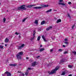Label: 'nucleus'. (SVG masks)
<instances>
[{"label":"nucleus","mask_w":76,"mask_h":76,"mask_svg":"<svg viewBox=\"0 0 76 76\" xmlns=\"http://www.w3.org/2000/svg\"><path fill=\"white\" fill-rule=\"evenodd\" d=\"M26 6L25 5H23L21 6V7H18L16 9V10H26V9L25 8Z\"/></svg>","instance_id":"1"},{"label":"nucleus","mask_w":76,"mask_h":76,"mask_svg":"<svg viewBox=\"0 0 76 76\" xmlns=\"http://www.w3.org/2000/svg\"><path fill=\"white\" fill-rule=\"evenodd\" d=\"M59 69V67L57 66L55 68L52 70L51 72H49V75H51V74H54L56 72V71H57Z\"/></svg>","instance_id":"2"},{"label":"nucleus","mask_w":76,"mask_h":76,"mask_svg":"<svg viewBox=\"0 0 76 76\" xmlns=\"http://www.w3.org/2000/svg\"><path fill=\"white\" fill-rule=\"evenodd\" d=\"M44 7H48V5H43L42 7H34L33 8V9H42Z\"/></svg>","instance_id":"3"},{"label":"nucleus","mask_w":76,"mask_h":76,"mask_svg":"<svg viewBox=\"0 0 76 76\" xmlns=\"http://www.w3.org/2000/svg\"><path fill=\"white\" fill-rule=\"evenodd\" d=\"M58 4L60 5H62V6H65V7H67V5L66 4H65V3H59V2L58 3Z\"/></svg>","instance_id":"4"},{"label":"nucleus","mask_w":76,"mask_h":76,"mask_svg":"<svg viewBox=\"0 0 76 76\" xmlns=\"http://www.w3.org/2000/svg\"><path fill=\"white\" fill-rule=\"evenodd\" d=\"M5 73L6 75H7V76H10L11 75H12V74L11 73H10V72H9L7 71L5 72Z\"/></svg>","instance_id":"5"},{"label":"nucleus","mask_w":76,"mask_h":76,"mask_svg":"<svg viewBox=\"0 0 76 76\" xmlns=\"http://www.w3.org/2000/svg\"><path fill=\"white\" fill-rule=\"evenodd\" d=\"M17 58L18 60H19V59H21V56H20L18 54L17 55Z\"/></svg>","instance_id":"6"},{"label":"nucleus","mask_w":76,"mask_h":76,"mask_svg":"<svg viewBox=\"0 0 76 76\" xmlns=\"http://www.w3.org/2000/svg\"><path fill=\"white\" fill-rule=\"evenodd\" d=\"M36 65H37V62H36V61H35L32 64V65L33 66H36Z\"/></svg>","instance_id":"7"},{"label":"nucleus","mask_w":76,"mask_h":76,"mask_svg":"<svg viewBox=\"0 0 76 76\" xmlns=\"http://www.w3.org/2000/svg\"><path fill=\"white\" fill-rule=\"evenodd\" d=\"M52 26H51L49 27L46 28V31H49V30H50V29H52Z\"/></svg>","instance_id":"8"},{"label":"nucleus","mask_w":76,"mask_h":76,"mask_svg":"<svg viewBox=\"0 0 76 76\" xmlns=\"http://www.w3.org/2000/svg\"><path fill=\"white\" fill-rule=\"evenodd\" d=\"M19 56H22L23 55V52H20L18 53V54H17Z\"/></svg>","instance_id":"9"},{"label":"nucleus","mask_w":76,"mask_h":76,"mask_svg":"<svg viewBox=\"0 0 76 76\" xmlns=\"http://www.w3.org/2000/svg\"><path fill=\"white\" fill-rule=\"evenodd\" d=\"M9 66H13V67H15V66H16V64H9Z\"/></svg>","instance_id":"10"},{"label":"nucleus","mask_w":76,"mask_h":76,"mask_svg":"<svg viewBox=\"0 0 76 76\" xmlns=\"http://www.w3.org/2000/svg\"><path fill=\"white\" fill-rule=\"evenodd\" d=\"M44 24H45V21L43 20L42 21L40 24L41 25H44Z\"/></svg>","instance_id":"11"},{"label":"nucleus","mask_w":76,"mask_h":76,"mask_svg":"<svg viewBox=\"0 0 76 76\" xmlns=\"http://www.w3.org/2000/svg\"><path fill=\"white\" fill-rule=\"evenodd\" d=\"M34 6V5H28L26 7L27 8H30V7H32Z\"/></svg>","instance_id":"12"},{"label":"nucleus","mask_w":76,"mask_h":76,"mask_svg":"<svg viewBox=\"0 0 76 76\" xmlns=\"http://www.w3.org/2000/svg\"><path fill=\"white\" fill-rule=\"evenodd\" d=\"M45 50V48H41V49H40L39 51L40 52H42L44 51Z\"/></svg>","instance_id":"13"},{"label":"nucleus","mask_w":76,"mask_h":76,"mask_svg":"<svg viewBox=\"0 0 76 76\" xmlns=\"http://www.w3.org/2000/svg\"><path fill=\"white\" fill-rule=\"evenodd\" d=\"M29 73V71L28 69H27L26 72L25 73V75L26 76H27L28 75V73Z\"/></svg>","instance_id":"14"},{"label":"nucleus","mask_w":76,"mask_h":76,"mask_svg":"<svg viewBox=\"0 0 76 76\" xmlns=\"http://www.w3.org/2000/svg\"><path fill=\"white\" fill-rule=\"evenodd\" d=\"M42 38L45 42H47V40L45 39V37L44 36H42Z\"/></svg>","instance_id":"15"},{"label":"nucleus","mask_w":76,"mask_h":76,"mask_svg":"<svg viewBox=\"0 0 76 76\" xmlns=\"http://www.w3.org/2000/svg\"><path fill=\"white\" fill-rule=\"evenodd\" d=\"M9 39H8L7 38H6V39H5V42H9Z\"/></svg>","instance_id":"16"},{"label":"nucleus","mask_w":76,"mask_h":76,"mask_svg":"<svg viewBox=\"0 0 76 76\" xmlns=\"http://www.w3.org/2000/svg\"><path fill=\"white\" fill-rule=\"evenodd\" d=\"M61 22V20L60 19H59L57 20V23H59V22Z\"/></svg>","instance_id":"17"},{"label":"nucleus","mask_w":76,"mask_h":76,"mask_svg":"<svg viewBox=\"0 0 76 76\" xmlns=\"http://www.w3.org/2000/svg\"><path fill=\"white\" fill-rule=\"evenodd\" d=\"M51 10H52V9H51L49 10L46 11V13H48V12H51Z\"/></svg>","instance_id":"18"},{"label":"nucleus","mask_w":76,"mask_h":76,"mask_svg":"<svg viewBox=\"0 0 76 76\" xmlns=\"http://www.w3.org/2000/svg\"><path fill=\"white\" fill-rule=\"evenodd\" d=\"M28 18V17H26V18H25L23 20L22 22H25V20H26Z\"/></svg>","instance_id":"19"},{"label":"nucleus","mask_w":76,"mask_h":76,"mask_svg":"<svg viewBox=\"0 0 76 76\" xmlns=\"http://www.w3.org/2000/svg\"><path fill=\"white\" fill-rule=\"evenodd\" d=\"M35 34H36V32H35V31H34L33 32V35L34 37H35Z\"/></svg>","instance_id":"20"},{"label":"nucleus","mask_w":76,"mask_h":76,"mask_svg":"<svg viewBox=\"0 0 76 76\" xmlns=\"http://www.w3.org/2000/svg\"><path fill=\"white\" fill-rule=\"evenodd\" d=\"M40 38H41V37L40 36L38 37L37 38V41H39V40H40Z\"/></svg>","instance_id":"21"},{"label":"nucleus","mask_w":76,"mask_h":76,"mask_svg":"<svg viewBox=\"0 0 76 76\" xmlns=\"http://www.w3.org/2000/svg\"><path fill=\"white\" fill-rule=\"evenodd\" d=\"M65 74H66L65 72H63L61 74V75H65Z\"/></svg>","instance_id":"22"},{"label":"nucleus","mask_w":76,"mask_h":76,"mask_svg":"<svg viewBox=\"0 0 76 76\" xmlns=\"http://www.w3.org/2000/svg\"><path fill=\"white\" fill-rule=\"evenodd\" d=\"M64 62V60L62 59L60 61L61 63H63Z\"/></svg>","instance_id":"23"},{"label":"nucleus","mask_w":76,"mask_h":76,"mask_svg":"<svg viewBox=\"0 0 76 76\" xmlns=\"http://www.w3.org/2000/svg\"><path fill=\"white\" fill-rule=\"evenodd\" d=\"M38 20H36L35 21V23L36 24H38Z\"/></svg>","instance_id":"24"},{"label":"nucleus","mask_w":76,"mask_h":76,"mask_svg":"<svg viewBox=\"0 0 76 76\" xmlns=\"http://www.w3.org/2000/svg\"><path fill=\"white\" fill-rule=\"evenodd\" d=\"M67 15H68V17H69V18L71 19V16H70V14H67Z\"/></svg>","instance_id":"25"},{"label":"nucleus","mask_w":76,"mask_h":76,"mask_svg":"<svg viewBox=\"0 0 76 76\" xmlns=\"http://www.w3.org/2000/svg\"><path fill=\"white\" fill-rule=\"evenodd\" d=\"M38 31H41V28H38Z\"/></svg>","instance_id":"26"},{"label":"nucleus","mask_w":76,"mask_h":76,"mask_svg":"<svg viewBox=\"0 0 76 76\" xmlns=\"http://www.w3.org/2000/svg\"><path fill=\"white\" fill-rule=\"evenodd\" d=\"M34 38L35 37H34L33 36V37L32 38H31L30 39V40H31V41H32V40H33V39H34Z\"/></svg>","instance_id":"27"},{"label":"nucleus","mask_w":76,"mask_h":76,"mask_svg":"<svg viewBox=\"0 0 76 76\" xmlns=\"http://www.w3.org/2000/svg\"><path fill=\"white\" fill-rule=\"evenodd\" d=\"M65 44H66L67 45L69 44V42L67 41H65L64 42Z\"/></svg>","instance_id":"28"},{"label":"nucleus","mask_w":76,"mask_h":76,"mask_svg":"<svg viewBox=\"0 0 76 76\" xmlns=\"http://www.w3.org/2000/svg\"><path fill=\"white\" fill-rule=\"evenodd\" d=\"M58 51H60V52H61L63 51V49H60L58 50Z\"/></svg>","instance_id":"29"},{"label":"nucleus","mask_w":76,"mask_h":76,"mask_svg":"<svg viewBox=\"0 0 76 76\" xmlns=\"http://www.w3.org/2000/svg\"><path fill=\"white\" fill-rule=\"evenodd\" d=\"M68 53V52L67 51H65L64 53V54H67Z\"/></svg>","instance_id":"30"},{"label":"nucleus","mask_w":76,"mask_h":76,"mask_svg":"<svg viewBox=\"0 0 76 76\" xmlns=\"http://www.w3.org/2000/svg\"><path fill=\"white\" fill-rule=\"evenodd\" d=\"M68 67H69V68H72V66L69 65L68 66Z\"/></svg>","instance_id":"31"},{"label":"nucleus","mask_w":76,"mask_h":76,"mask_svg":"<svg viewBox=\"0 0 76 76\" xmlns=\"http://www.w3.org/2000/svg\"><path fill=\"white\" fill-rule=\"evenodd\" d=\"M4 20V23L5 22H6V18H4L3 19Z\"/></svg>","instance_id":"32"},{"label":"nucleus","mask_w":76,"mask_h":76,"mask_svg":"<svg viewBox=\"0 0 76 76\" xmlns=\"http://www.w3.org/2000/svg\"><path fill=\"white\" fill-rule=\"evenodd\" d=\"M0 48L1 49L3 48V46L0 45Z\"/></svg>","instance_id":"33"},{"label":"nucleus","mask_w":76,"mask_h":76,"mask_svg":"<svg viewBox=\"0 0 76 76\" xmlns=\"http://www.w3.org/2000/svg\"><path fill=\"white\" fill-rule=\"evenodd\" d=\"M24 76V74H23V73L21 74V75H19V76Z\"/></svg>","instance_id":"34"},{"label":"nucleus","mask_w":76,"mask_h":76,"mask_svg":"<svg viewBox=\"0 0 76 76\" xmlns=\"http://www.w3.org/2000/svg\"><path fill=\"white\" fill-rule=\"evenodd\" d=\"M15 34L16 35H18L19 34H20H20L19 33H18L17 32H15Z\"/></svg>","instance_id":"35"},{"label":"nucleus","mask_w":76,"mask_h":76,"mask_svg":"<svg viewBox=\"0 0 76 76\" xmlns=\"http://www.w3.org/2000/svg\"><path fill=\"white\" fill-rule=\"evenodd\" d=\"M72 53L74 54L75 55H76V52L75 51L72 52Z\"/></svg>","instance_id":"36"},{"label":"nucleus","mask_w":76,"mask_h":76,"mask_svg":"<svg viewBox=\"0 0 76 76\" xmlns=\"http://www.w3.org/2000/svg\"><path fill=\"white\" fill-rule=\"evenodd\" d=\"M21 46L22 47H23L24 46H25V45H24V44H22Z\"/></svg>","instance_id":"37"},{"label":"nucleus","mask_w":76,"mask_h":76,"mask_svg":"<svg viewBox=\"0 0 76 76\" xmlns=\"http://www.w3.org/2000/svg\"><path fill=\"white\" fill-rule=\"evenodd\" d=\"M27 70H31V68L30 67H28V68Z\"/></svg>","instance_id":"38"},{"label":"nucleus","mask_w":76,"mask_h":76,"mask_svg":"<svg viewBox=\"0 0 76 76\" xmlns=\"http://www.w3.org/2000/svg\"><path fill=\"white\" fill-rule=\"evenodd\" d=\"M22 47L21 46H19V47H18V48L19 49H20V48H22Z\"/></svg>","instance_id":"39"},{"label":"nucleus","mask_w":76,"mask_h":76,"mask_svg":"<svg viewBox=\"0 0 76 76\" xmlns=\"http://www.w3.org/2000/svg\"><path fill=\"white\" fill-rule=\"evenodd\" d=\"M68 3L69 4H72V2H68Z\"/></svg>","instance_id":"40"},{"label":"nucleus","mask_w":76,"mask_h":76,"mask_svg":"<svg viewBox=\"0 0 76 76\" xmlns=\"http://www.w3.org/2000/svg\"><path fill=\"white\" fill-rule=\"evenodd\" d=\"M65 41H68V40H67V38H66L65 39Z\"/></svg>","instance_id":"41"},{"label":"nucleus","mask_w":76,"mask_h":76,"mask_svg":"<svg viewBox=\"0 0 76 76\" xmlns=\"http://www.w3.org/2000/svg\"><path fill=\"white\" fill-rule=\"evenodd\" d=\"M39 57H40V56H39L36 57V58H39Z\"/></svg>","instance_id":"42"},{"label":"nucleus","mask_w":76,"mask_h":76,"mask_svg":"<svg viewBox=\"0 0 76 76\" xmlns=\"http://www.w3.org/2000/svg\"><path fill=\"white\" fill-rule=\"evenodd\" d=\"M5 73L4 74L2 75V76H5Z\"/></svg>","instance_id":"43"},{"label":"nucleus","mask_w":76,"mask_h":76,"mask_svg":"<svg viewBox=\"0 0 76 76\" xmlns=\"http://www.w3.org/2000/svg\"><path fill=\"white\" fill-rule=\"evenodd\" d=\"M51 38H52V39L53 40L54 39V37H51Z\"/></svg>","instance_id":"44"},{"label":"nucleus","mask_w":76,"mask_h":76,"mask_svg":"<svg viewBox=\"0 0 76 76\" xmlns=\"http://www.w3.org/2000/svg\"><path fill=\"white\" fill-rule=\"evenodd\" d=\"M63 47H64V48H65V47H66V46H65V45H63Z\"/></svg>","instance_id":"45"},{"label":"nucleus","mask_w":76,"mask_h":76,"mask_svg":"<svg viewBox=\"0 0 76 76\" xmlns=\"http://www.w3.org/2000/svg\"><path fill=\"white\" fill-rule=\"evenodd\" d=\"M59 1H60V2H62L63 0H59Z\"/></svg>","instance_id":"46"},{"label":"nucleus","mask_w":76,"mask_h":76,"mask_svg":"<svg viewBox=\"0 0 76 76\" xmlns=\"http://www.w3.org/2000/svg\"><path fill=\"white\" fill-rule=\"evenodd\" d=\"M53 51V49H51L50 50V52H52V51Z\"/></svg>","instance_id":"47"},{"label":"nucleus","mask_w":76,"mask_h":76,"mask_svg":"<svg viewBox=\"0 0 76 76\" xmlns=\"http://www.w3.org/2000/svg\"><path fill=\"white\" fill-rule=\"evenodd\" d=\"M75 27V25H74L72 26V29H73V28Z\"/></svg>","instance_id":"48"},{"label":"nucleus","mask_w":76,"mask_h":76,"mask_svg":"<svg viewBox=\"0 0 76 76\" xmlns=\"http://www.w3.org/2000/svg\"><path fill=\"white\" fill-rule=\"evenodd\" d=\"M26 59H27V60H28V59H29V58H28V57H26Z\"/></svg>","instance_id":"49"},{"label":"nucleus","mask_w":76,"mask_h":76,"mask_svg":"<svg viewBox=\"0 0 76 76\" xmlns=\"http://www.w3.org/2000/svg\"><path fill=\"white\" fill-rule=\"evenodd\" d=\"M72 76V75H69L68 76Z\"/></svg>","instance_id":"50"},{"label":"nucleus","mask_w":76,"mask_h":76,"mask_svg":"<svg viewBox=\"0 0 76 76\" xmlns=\"http://www.w3.org/2000/svg\"><path fill=\"white\" fill-rule=\"evenodd\" d=\"M42 47V45H41L40 46V47Z\"/></svg>","instance_id":"51"},{"label":"nucleus","mask_w":76,"mask_h":76,"mask_svg":"<svg viewBox=\"0 0 76 76\" xmlns=\"http://www.w3.org/2000/svg\"><path fill=\"white\" fill-rule=\"evenodd\" d=\"M5 47H7V44H5Z\"/></svg>","instance_id":"52"},{"label":"nucleus","mask_w":76,"mask_h":76,"mask_svg":"<svg viewBox=\"0 0 76 76\" xmlns=\"http://www.w3.org/2000/svg\"><path fill=\"white\" fill-rule=\"evenodd\" d=\"M19 38H20V35H19Z\"/></svg>","instance_id":"53"},{"label":"nucleus","mask_w":76,"mask_h":76,"mask_svg":"<svg viewBox=\"0 0 76 76\" xmlns=\"http://www.w3.org/2000/svg\"><path fill=\"white\" fill-rule=\"evenodd\" d=\"M18 72H19V73H20L21 72H19V71H18Z\"/></svg>","instance_id":"54"},{"label":"nucleus","mask_w":76,"mask_h":76,"mask_svg":"<svg viewBox=\"0 0 76 76\" xmlns=\"http://www.w3.org/2000/svg\"><path fill=\"white\" fill-rule=\"evenodd\" d=\"M72 38H73V37H72Z\"/></svg>","instance_id":"55"},{"label":"nucleus","mask_w":76,"mask_h":76,"mask_svg":"<svg viewBox=\"0 0 76 76\" xmlns=\"http://www.w3.org/2000/svg\"><path fill=\"white\" fill-rule=\"evenodd\" d=\"M7 62H8V61H7Z\"/></svg>","instance_id":"56"},{"label":"nucleus","mask_w":76,"mask_h":76,"mask_svg":"<svg viewBox=\"0 0 76 76\" xmlns=\"http://www.w3.org/2000/svg\"><path fill=\"white\" fill-rule=\"evenodd\" d=\"M2 44H3V43Z\"/></svg>","instance_id":"57"}]
</instances>
